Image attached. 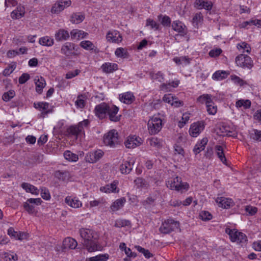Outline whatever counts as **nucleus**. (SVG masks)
<instances>
[{
	"label": "nucleus",
	"mask_w": 261,
	"mask_h": 261,
	"mask_svg": "<svg viewBox=\"0 0 261 261\" xmlns=\"http://www.w3.org/2000/svg\"><path fill=\"white\" fill-rule=\"evenodd\" d=\"M82 244L89 252L97 250V245L95 241L97 238L96 233L92 229L81 228L79 230Z\"/></svg>",
	"instance_id": "1"
},
{
	"label": "nucleus",
	"mask_w": 261,
	"mask_h": 261,
	"mask_svg": "<svg viewBox=\"0 0 261 261\" xmlns=\"http://www.w3.org/2000/svg\"><path fill=\"white\" fill-rule=\"evenodd\" d=\"M166 186L171 190L182 193L189 189V185L186 182H182L180 177H175L173 179L166 181Z\"/></svg>",
	"instance_id": "2"
},
{
	"label": "nucleus",
	"mask_w": 261,
	"mask_h": 261,
	"mask_svg": "<svg viewBox=\"0 0 261 261\" xmlns=\"http://www.w3.org/2000/svg\"><path fill=\"white\" fill-rule=\"evenodd\" d=\"M147 125L149 133L151 135H155L161 130L163 126L162 120L156 116H153L149 120Z\"/></svg>",
	"instance_id": "3"
},
{
	"label": "nucleus",
	"mask_w": 261,
	"mask_h": 261,
	"mask_svg": "<svg viewBox=\"0 0 261 261\" xmlns=\"http://www.w3.org/2000/svg\"><path fill=\"white\" fill-rule=\"evenodd\" d=\"M179 223L173 219H168L162 223L160 231L164 234L169 233L179 228Z\"/></svg>",
	"instance_id": "4"
},
{
	"label": "nucleus",
	"mask_w": 261,
	"mask_h": 261,
	"mask_svg": "<svg viewBox=\"0 0 261 261\" xmlns=\"http://www.w3.org/2000/svg\"><path fill=\"white\" fill-rule=\"evenodd\" d=\"M103 142L105 145L110 146L111 147H115L120 143L117 131L113 129L105 135L103 137Z\"/></svg>",
	"instance_id": "5"
},
{
	"label": "nucleus",
	"mask_w": 261,
	"mask_h": 261,
	"mask_svg": "<svg viewBox=\"0 0 261 261\" xmlns=\"http://www.w3.org/2000/svg\"><path fill=\"white\" fill-rule=\"evenodd\" d=\"M236 63L238 66L244 68L251 69L253 66L251 58L249 56L243 54H240L236 57Z\"/></svg>",
	"instance_id": "6"
},
{
	"label": "nucleus",
	"mask_w": 261,
	"mask_h": 261,
	"mask_svg": "<svg viewBox=\"0 0 261 261\" xmlns=\"http://www.w3.org/2000/svg\"><path fill=\"white\" fill-rule=\"evenodd\" d=\"M226 232L229 234L232 242L243 243L247 240V237L244 233L236 231L235 229L232 230L227 228L226 229Z\"/></svg>",
	"instance_id": "7"
},
{
	"label": "nucleus",
	"mask_w": 261,
	"mask_h": 261,
	"mask_svg": "<svg viewBox=\"0 0 261 261\" xmlns=\"http://www.w3.org/2000/svg\"><path fill=\"white\" fill-rule=\"evenodd\" d=\"M71 5L70 0H60L57 1L52 7L51 12L54 14H59L65 8L69 7Z\"/></svg>",
	"instance_id": "8"
},
{
	"label": "nucleus",
	"mask_w": 261,
	"mask_h": 261,
	"mask_svg": "<svg viewBox=\"0 0 261 261\" xmlns=\"http://www.w3.org/2000/svg\"><path fill=\"white\" fill-rule=\"evenodd\" d=\"M109 108V106L105 102H102L96 106L94 109L95 115L99 119L104 118L106 114L108 113Z\"/></svg>",
	"instance_id": "9"
},
{
	"label": "nucleus",
	"mask_w": 261,
	"mask_h": 261,
	"mask_svg": "<svg viewBox=\"0 0 261 261\" xmlns=\"http://www.w3.org/2000/svg\"><path fill=\"white\" fill-rule=\"evenodd\" d=\"M103 154L104 152L100 149L90 152L86 154L85 160L89 163H94L101 158L103 155Z\"/></svg>",
	"instance_id": "10"
},
{
	"label": "nucleus",
	"mask_w": 261,
	"mask_h": 261,
	"mask_svg": "<svg viewBox=\"0 0 261 261\" xmlns=\"http://www.w3.org/2000/svg\"><path fill=\"white\" fill-rule=\"evenodd\" d=\"M204 124L202 121H198L193 123L190 128V135L193 137H196L204 129Z\"/></svg>",
	"instance_id": "11"
},
{
	"label": "nucleus",
	"mask_w": 261,
	"mask_h": 261,
	"mask_svg": "<svg viewBox=\"0 0 261 261\" xmlns=\"http://www.w3.org/2000/svg\"><path fill=\"white\" fill-rule=\"evenodd\" d=\"M124 144L126 147L128 148H134L142 144V139L135 136H129Z\"/></svg>",
	"instance_id": "12"
},
{
	"label": "nucleus",
	"mask_w": 261,
	"mask_h": 261,
	"mask_svg": "<svg viewBox=\"0 0 261 261\" xmlns=\"http://www.w3.org/2000/svg\"><path fill=\"white\" fill-rule=\"evenodd\" d=\"M49 103L46 102H39L34 103V106L36 109L42 111L41 117L42 118H44L45 115L52 112L51 110L49 109Z\"/></svg>",
	"instance_id": "13"
},
{
	"label": "nucleus",
	"mask_w": 261,
	"mask_h": 261,
	"mask_svg": "<svg viewBox=\"0 0 261 261\" xmlns=\"http://www.w3.org/2000/svg\"><path fill=\"white\" fill-rule=\"evenodd\" d=\"M77 245V243L74 239L68 237L65 238L63 242L62 249L63 251H66L68 249H74Z\"/></svg>",
	"instance_id": "14"
},
{
	"label": "nucleus",
	"mask_w": 261,
	"mask_h": 261,
	"mask_svg": "<svg viewBox=\"0 0 261 261\" xmlns=\"http://www.w3.org/2000/svg\"><path fill=\"white\" fill-rule=\"evenodd\" d=\"M119 111V108L116 106H109L108 114L111 121L117 122L120 120L121 115H117Z\"/></svg>",
	"instance_id": "15"
},
{
	"label": "nucleus",
	"mask_w": 261,
	"mask_h": 261,
	"mask_svg": "<svg viewBox=\"0 0 261 261\" xmlns=\"http://www.w3.org/2000/svg\"><path fill=\"white\" fill-rule=\"evenodd\" d=\"M106 38L108 41L117 43L121 42L122 40L120 34L117 31H109L107 34Z\"/></svg>",
	"instance_id": "16"
},
{
	"label": "nucleus",
	"mask_w": 261,
	"mask_h": 261,
	"mask_svg": "<svg viewBox=\"0 0 261 261\" xmlns=\"http://www.w3.org/2000/svg\"><path fill=\"white\" fill-rule=\"evenodd\" d=\"M75 49V44L70 43L66 42L61 47V52L62 54L65 55L66 57H69L73 54V51Z\"/></svg>",
	"instance_id": "17"
},
{
	"label": "nucleus",
	"mask_w": 261,
	"mask_h": 261,
	"mask_svg": "<svg viewBox=\"0 0 261 261\" xmlns=\"http://www.w3.org/2000/svg\"><path fill=\"white\" fill-rule=\"evenodd\" d=\"M212 6V2L207 0H196L194 3V7L198 9H204L206 10H211Z\"/></svg>",
	"instance_id": "18"
},
{
	"label": "nucleus",
	"mask_w": 261,
	"mask_h": 261,
	"mask_svg": "<svg viewBox=\"0 0 261 261\" xmlns=\"http://www.w3.org/2000/svg\"><path fill=\"white\" fill-rule=\"evenodd\" d=\"M216 202L218 203L219 207H221L223 208H229L233 203L231 199L223 197H218L216 199Z\"/></svg>",
	"instance_id": "19"
},
{
	"label": "nucleus",
	"mask_w": 261,
	"mask_h": 261,
	"mask_svg": "<svg viewBox=\"0 0 261 261\" xmlns=\"http://www.w3.org/2000/svg\"><path fill=\"white\" fill-rule=\"evenodd\" d=\"M118 182L114 181L110 185H107L104 187H101L100 190L106 193H110L111 192L118 193L119 189H117V185Z\"/></svg>",
	"instance_id": "20"
},
{
	"label": "nucleus",
	"mask_w": 261,
	"mask_h": 261,
	"mask_svg": "<svg viewBox=\"0 0 261 261\" xmlns=\"http://www.w3.org/2000/svg\"><path fill=\"white\" fill-rule=\"evenodd\" d=\"M65 201L67 204L73 208H79L81 207L82 203L75 197L67 196L65 199Z\"/></svg>",
	"instance_id": "21"
},
{
	"label": "nucleus",
	"mask_w": 261,
	"mask_h": 261,
	"mask_svg": "<svg viewBox=\"0 0 261 261\" xmlns=\"http://www.w3.org/2000/svg\"><path fill=\"white\" fill-rule=\"evenodd\" d=\"M101 67L103 71L107 73H112L118 68L117 64L112 63H106Z\"/></svg>",
	"instance_id": "22"
},
{
	"label": "nucleus",
	"mask_w": 261,
	"mask_h": 261,
	"mask_svg": "<svg viewBox=\"0 0 261 261\" xmlns=\"http://www.w3.org/2000/svg\"><path fill=\"white\" fill-rule=\"evenodd\" d=\"M55 37L58 41L66 40L69 37V34L68 31L60 29L55 34Z\"/></svg>",
	"instance_id": "23"
},
{
	"label": "nucleus",
	"mask_w": 261,
	"mask_h": 261,
	"mask_svg": "<svg viewBox=\"0 0 261 261\" xmlns=\"http://www.w3.org/2000/svg\"><path fill=\"white\" fill-rule=\"evenodd\" d=\"M125 202L126 199L124 197L117 199L111 205V210L113 212L119 210L123 206Z\"/></svg>",
	"instance_id": "24"
},
{
	"label": "nucleus",
	"mask_w": 261,
	"mask_h": 261,
	"mask_svg": "<svg viewBox=\"0 0 261 261\" xmlns=\"http://www.w3.org/2000/svg\"><path fill=\"white\" fill-rule=\"evenodd\" d=\"M119 99L123 103L130 104L134 100L135 97L132 93L126 92L120 95Z\"/></svg>",
	"instance_id": "25"
},
{
	"label": "nucleus",
	"mask_w": 261,
	"mask_h": 261,
	"mask_svg": "<svg viewBox=\"0 0 261 261\" xmlns=\"http://www.w3.org/2000/svg\"><path fill=\"white\" fill-rule=\"evenodd\" d=\"M36 84V90L39 93H41L42 91L43 88L45 85V81L44 78L41 76H36L35 79Z\"/></svg>",
	"instance_id": "26"
},
{
	"label": "nucleus",
	"mask_w": 261,
	"mask_h": 261,
	"mask_svg": "<svg viewBox=\"0 0 261 261\" xmlns=\"http://www.w3.org/2000/svg\"><path fill=\"white\" fill-rule=\"evenodd\" d=\"M216 153L218 158L225 165H227V160L225 156L224 150L222 146L216 145L215 146Z\"/></svg>",
	"instance_id": "27"
},
{
	"label": "nucleus",
	"mask_w": 261,
	"mask_h": 261,
	"mask_svg": "<svg viewBox=\"0 0 261 261\" xmlns=\"http://www.w3.org/2000/svg\"><path fill=\"white\" fill-rule=\"evenodd\" d=\"M133 163L124 161L120 165V170L122 174H128L133 169Z\"/></svg>",
	"instance_id": "28"
},
{
	"label": "nucleus",
	"mask_w": 261,
	"mask_h": 261,
	"mask_svg": "<svg viewBox=\"0 0 261 261\" xmlns=\"http://www.w3.org/2000/svg\"><path fill=\"white\" fill-rule=\"evenodd\" d=\"M172 29L176 32L180 33L185 34V25L180 21H174L172 24Z\"/></svg>",
	"instance_id": "29"
},
{
	"label": "nucleus",
	"mask_w": 261,
	"mask_h": 261,
	"mask_svg": "<svg viewBox=\"0 0 261 261\" xmlns=\"http://www.w3.org/2000/svg\"><path fill=\"white\" fill-rule=\"evenodd\" d=\"M24 14V8L23 7H17L11 13V16L13 19H19Z\"/></svg>",
	"instance_id": "30"
},
{
	"label": "nucleus",
	"mask_w": 261,
	"mask_h": 261,
	"mask_svg": "<svg viewBox=\"0 0 261 261\" xmlns=\"http://www.w3.org/2000/svg\"><path fill=\"white\" fill-rule=\"evenodd\" d=\"M82 132L81 128L79 127L78 125H71L67 129V133L69 135L75 136L76 137Z\"/></svg>",
	"instance_id": "31"
},
{
	"label": "nucleus",
	"mask_w": 261,
	"mask_h": 261,
	"mask_svg": "<svg viewBox=\"0 0 261 261\" xmlns=\"http://www.w3.org/2000/svg\"><path fill=\"white\" fill-rule=\"evenodd\" d=\"M21 187L27 192H30L32 194L38 195L39 191L35 186L26 182H23L21 185Z\"/></svg>",
	"instance_id": "32"
},
{
	"label": "nucleus",
	"mask_w": 261,
	"mask_h": 261,
	"mask_svg": "<svg viewBox=\"0 0 261 261\" xmlns=\"http://www.w3.org/2000/svg\"><path fill=\"white\" fill-rule=\"evenodd\" d=\"M70 34L72 38L80 39L85 37L88 33L81 30L74 29L71 32Z\"/></svg>",
	"instance_id": "33"
},
{
	"label": "nucleus",
	"mask_w": 261,
	"mask_h": 261,
	"mask_svg": "<svg viewBox=\"0 0 261 261\" xmlns=\"http://www.w3.org/2000/svg\"><path fill=\"white\" fill-rule=\"evenodd\" d=\"M85 18V16L80 13H75L72 14L70 21L73 23L78 24L82 22Z\"/></svg>",
	"instance_id": "34"
},
{
	"label": "nucleus",
	"mask_w": 261,
	"mask_h": 261,
	"mask_svg": "<svg viewBox=\"0 0 261 261\" xmlns=\"http://www.w3.org/2000/svg\"><path fill=\"white\" fill-rule=\"evenodd\" d=\"M39 43L43 46H51L54 44V39L48 36H45L39 39Z\"/></svg>",
	"instance_id": "35"
},
{
	"label": "nucleus",
	"mask_w": 261,
	"mask_h": 261,
	"mask_svg": "<svg viewBox=\"0 0 261 261\" xmlns=\"http://www.w3.org/2000/svg\"><path fill=\"white\" fill-rule=\"evenodd\" d=\"M55 175L58 179L63 181L68 179L70 177V174L69 172L66 171H57L55 172Z\"/></svg>",
	"instance_id": "36"
},
{
	"label": "nucleus",
	"mask_w": 261,
	"mask_h": 261,
	"mask_svg": "<svg viewBox=\"0 0 261 261\" xmlns=\"http://www.w3.org/2000/svg\"><path fill=\"white\" fill-rule=\"evenodd\" d=\"M64 156L66 160L71 162H76L79 159L77 155L69 150H66L64 152Z\"/></svg>",
	"instance_id": "37"
},
{
	"label": "nucleus",
	"mask_w": 261,
	"mask_h": 261,
	"mask_svg": "<svg viewBox=\"0 0 261 261\" xmlns=\"http://www.w3.org/2000/svg\"><path fill=\"white\" fill-rule=\"evenodd\" d=\"M251 103V101L248 99H240L237 101L236 103V106L237 108L243 107L244 109H247L250 107Z\"/></svg>",
	"instance_id": "38"
},
{
	"label": "nucleus",
	"mask_w": 261,
	"mask_h": 261,
	"mask_svg": "<svg viewBox=\"0 0 261 261\" xmlns=\"http://www.w3.org/2000/svg\"><path fill=\"white\" fill-rule=\"evenodd\" d=\"M158 19L164 27H169L171 24V19L167 15L160 14L158 16Z\"/></svg>",
	"instance_id": "39"
},
{
	"label": "nucleus",
	"mask_w": 261,
	"mask_h": 261,
	"mask_svg": "<svg viewBox=\"0 0 261 261\" xmlns=\"http://www.w3.org/2000/svg\"><path fill=\"white\" fill-rule=\"evenodd\" d=\"M150 76L153 81H156L159 82H162L164 81V74L161 71H158L157 73L150 72Z\"/></svg>",
	"instance_id": "40"
},
{
	"label": "nucleus",
	"mask_w": 261,
	"mask_h": 261,
	"mask_svg": "<svg viewBox=\"0 0 261 261\" xmlns=\"http://www.w3.org/2000/svg\"><path fill=\"white\" fill-rule=\"evenodd\" d=\"M228 75L225 71H217L213 75L212 78L214 80H222L225 79Z\"/></svg>",
	"instance_id": "41"
},
{
	"label": "nucleus",
	"mask_w": 261,
	"mask_h": 261,
	"mask_svg": "<svg viewBox=\"0 0 261 261\" xmlns=\"http://www.w3.org/2000/svg\"><path fill=\"white\" fill-rule=\"evenodd\" d=\"M173 60L174 62H175L178 65L185 64V65H186L189 64L190 62V59L186 56L175 57Z\"/></svg>",
	"instance_id": "42"
},
{
	"label": "nucleus",
	"mask_w": 261,
	"mask_h": 261,
	"mask_svg": "<svg viewBox=\"0 0 261 261\" xmlns=\"http://www.w3.org/2000/svg\"><path fill=\"white\" fill-rule=\"evenodd\" d=\"M80 46L83 48L88 50H92L94 49V45L90 41H83L80 43Z\"/></svg>",
	"instance_id": "43"
},
{
	"label": "nucleus",
	"mask_w": 261,
	"mask_h": 261,
	"mask_svg": "<svg viewBox=\"0 0 261 261\" xmlns=\"http://www.w3.org/2000/svg\"><path fill=\"white\" fill-rule=\"evenodd\" d=\"M109 255L107 254H99L88 258V261H107Z\"/></svg>",
	"instance_id": "44"
},
{
	"label": "nucleus",
	"mask_w": 261,
	"mask_h": 261,
	"mask_svg": "<svg viewBox=\"0 0 261 261\" xmlns=\"http://www.w3.org/2000/svg\"><path fill=\"white\" fill-rule=\"evenodd\" d=\"M230 79L233 82V83L238 85L240 86H243L244 85H247L246 82L241 79L240 77L236 75H231L230 76Z\"/></svg>",
	"instance_id": "45"
},
{
	"label": "nucleus",
	"mask_w": 261,
	"mask_h": 261,
	"mask_svg": "<svg viewBox=\"0 0 261 261\" xmlns=\"http://www.w3.org/2000/svg\"><path fill=\"white\" fill-rule=\"evenodd\" d=\"M197 101L201 103L205 102L206 105L208 104V102L212 101L211 96L208 94H203L199 96L197 99Z\"/></svg>",
	"instance_id": "46"
},
{
	"label": "nucleus",
	"mask_w": 261,
	"mask_h": 261,
	"mask_svg": "<svg viewBox=\"0 0 261 261\" xmlns=\"http://www.w3.org/2000/svg\"><path fill=\"white\" fill-rule=\"evenodd\" d=\"M149 143L151 146L160 148L162 146V141L156 137H152L149 139Z\"/></svg>",
	"instance_id": "47"
},
{
	"label": "nucleus",
	"mask_w": 261,
	"mask_h": 261,
	"mask_svg": "<svg viewBox=\"0 0 261 261\" xmlns=\"http://www.w3.org/2000/svg\"><path fill=\"white\" fill-rule=\"evenodd\" d=\"M207 111L210 115H214L217 112V106L214 105L213 101L212 102H208V104L206 105Z\"/></svg>",
	"instance_id": "48"
},
{
	"label": "nucleus",
	"mask_w": 261,
	"mask_h": 261,
	"mask_svg": "<svg viewBox=\"0 0 261 261\" xmlns=\"http://www.w3.org/2000/svg\"><path fill=\"white\" fill-rule=\"evenodd\" d=\"M84 95L81 94L77 96V100L75 102V106L79 108H83L85 105Z\"/></svg>",
	"instance_id": "49"
},
{
	"label": "nucleus",
	"mask_w": 261,
	"mask_h": 261,
	"mask_svg": "<svg viewBox=\"0 0 261 261\" xmlns=\"http://www.w3.org/2000/svg\"><path fill=\"white\" fill-rule=\"evenodd\" d=\"M200 218L203 221H209L212 219V214L207 211H202L199 214Z\"/></svg>",
	"instance_id": "50"
},
{
	"label": "nucleus",
	"mask_w": 261,
	"mask_h": 261,
	"mask_svg": "<svg viewBox=\"0 0 261 261\" xmlns=\"http://www.w3.org/2000/svg\"><path fill=\"white\" fill-rule=\"evenodd\" d=\"M251 138L256 141H261V130L254 129L250 134Z\"/></svg>",
	"instance_id": "51"
},
{
	"label": "nucleus",
	"mask_w": 261,
	"mask_h": 261,
	"mask_svg": "<svg viewBox=\"0 0 261 261\" xmlns=\"http://www.w3.org/2000/svg\"><path fill=\"white\" fill-rule=\"evenodd\" d=\"M135 248L139 252L142 253L147 258H149L152 256V254L148 250H146L140 246H136Z\"/></svg>",
	"instance_id": "52"
},
{
	"label": "nucleus",
	"mask_w": 261,
	"mask_h": 261,
	"mask_svg": "<svg viewBox=\"0 0 261 261\" xmlns=\"http://www.w3.org/2000/svg\"><path fill=\"white\" fill-rule=\"evenodd\" d=\"M146 26H150L151 29H154L156 30L159 29L160 24L151 19H147L146 23Z\"/></svg>",
	"instance_id": "53"
},
{
	"label": "nucleus",
	"mask_w": 261,
	"mask_h": 261,
	"mask_svg": "<svg viewBox=\"0 0 261 261\" xmlns=\"http://www.w3.org/2000/svg\"><path fill=\"white\" fill-rule=\"evenodd\" d=\"M15 95V93L14 90H9L3 94L2 98L4 101H7L12 98Z\"/></svg>",
	"instance_id": "54"
},
{
	"label": "nucleus",
	"mask_w": 261,
	"mask_h": 261,
	"mask_svg": "<svg viewBox=\"0 0 261 261\" xmlns=\"http://www.w3.org/2000/svg\"><path fill=\"white\" fill-rule=\"evenodd\" d=\"M228 127L226 126H222L219 128V133L220 135L225 136H230V133L231 132L228 130Z\"/></svg>",
	"instance_id": "55"
},
{
	"label": "nucleus",
	"mask_w": 261,
	"mask_h": 261,
	"mask_svg": "<svg viewBox=\"0 0 261 261\" xmlns=\"http://www.w3.org/2000/svg\"><path fill=\"white\" fill-rule=\"evenodd\" d=\"M28 200L23 203V207L29 214H33L35 212L34 207L30 204Z\"/></svg>",
	"instance_id": "56"
},
{
	"label": "nucleus",
	"mask_w": 261,
	"mask_h": 261,
	"mask_svg": "<svg viewBox=\"0 0 261 261\" xmlns=\"http://www.w3.org/2000/svg\"><path fill=\"white\" fill-rule=\"evenodd\" d=\"M174 97L172 94H165L163 98V100L165 102L172 105V101L175 100L174 99Z\"/></svg>",
	"instance_id": "57"
},
{
	"label": "nucleus",
	"mask_w": 261,
	"mask_h": 261,
	"mask_svg": "<svg viewBox=\"0 0 261 261\" xmlns=\"http://www.w3.org/2000/svg\"><path fill=\"white\" fill-rule=\"evenodd\" d=\"M134 182H135L136 185L138 188H142L143 187H145L146 185L145 180L141 177L137 178L135 180Z\"/></svg>",
	"instance_id": "58"
},
{
	"label": "nucleus",
	"mask_w": 261,
	"mask_h": 261,
	"mask_svg": "<svg viewBox=\"0 0 261 261\" xmlns=\"http://www.w3.org/2000/svg\"><path fill=\"white\" fill-rule=\"evenodd\" d=\"M41 195L42 198L45 200H49L50 198L49 192L45 188L41 189Z\"/></svg>",
	"instance_id": "59"
},
{
	"label": "nucleus",
	"mask_w": 261,
	"mask_h": 261,
	"mask_svg": "<svg viewBox=\"0 0 261 261\" xmlns=\"http://www.w3.org/2000/svg\"><path fill=\"white\" fill-rule=\"evenodd\" d=\"M245 211L248 213L249 215L252 216L256 213L257 208L256 207L248 205L246 206Z\"/></svg>",
	"instance_id": "60"
},
{
	"label": "nucleus",
	"mask_w": 261,
	"mask_h": 261,
	"mask_svg": "<svg viewBox=\"0 0 261 261\" xmlns=\"http://www.w3.org/2000/svg\"><path fill=\"white\" fill-rule=\"evenodd\" d=\"M115 54L118 57L125 58L126 53L124 52V49L122 47L118 48L116 49Z\"/></svg>",
	"instance_id": "61"
},
{
	"label": "nucleus",
	"mask_w": 261,
	"mask_h": 261,
	"mask_svg": "<svg viewBox=\"0 0 261 261\" xmlns=\"http://www.w3.org/2000/svg\"><path fill=\"white\" fill-rule=\"evenodd\" d=\"M80 72L81 71L79 69H76L73 71H69L66 74V78L67 79H72L77 75L80 73Z\"/></svg>",
	"instance_id": "62"
},
{
	"label": "nucleus",
	"mask_w": 261,
	"mask_h": 261,
	"mask_svg": "<svg viewBox=\"0 0 261 261\" xmlns=\"http://www.w3.org/2000/svg\"><path fill=\"white\" fill-rule=\"evenodd\" d=\"M30 75L28 73H23L19 78V83L20 84H24L30 79Z\"/></svg>",
	"instance_id": "63"
},
{
	"label": "nucleus",
	"mask_w": 261,
	"mask_h": 261,
	"mask_svg": "<svg viewBox=\"0 0 261 261\" xmlns=\"http://www.w3.org/2000/svg\"><path fill=\"white\" fill-rule=\"evenodd\" d=\"M238 47L241 48L246 50V51L249 54L251 51L250 46L246 42H243L238 45Z\"/></svg>",
	"instance_id": "64"
}]
</instances>
